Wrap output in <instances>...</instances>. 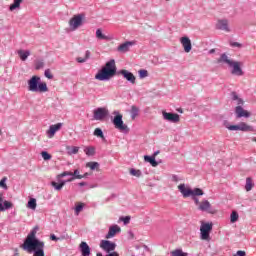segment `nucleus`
Listing matches in <instances>:
<instances>
[{"label": "nucleus", "mask_w": 256, "mask_h": 256, "mask_svg": "<svg viewBox=\"0 0 256 256\" xmlns=\"http://www.w3.org/2000/svg\"><path fill=\"white\" fill-rule=\"evenodd\" d=\"M36 235L37 230H32L20 247L27 253H33L34 251L33 256H45V242L37 239Z\"/></svg>", "instance_id": "f257e3e1"}, {"label": "nucleus", "mask_w": 256, "mask_h": 256, "mask_svg": "<svg viewBox=\"0 0 256 256\" xmlns=\"http://www.w3.org/2000/svg\"><path fill=\"white\" fill-rule=\"evenodd\" d=\"M117 73V66L115 60L108 61L105 66L95 75V79L98 81H107L111 77H115Z\"/></svg>", "instance_id": "f03ea898"}, {"label": "nucleus", "mask_w": 256, "mask_h": 256, "mask_svg": "<svg viewBox=\"0 0 256 256\" xmlns=\"http://www.w3.org/2000/svg\"><path fill=\"white\" fill-rule=\"evenodd\" d=\"M41 81V77L39 76H32L30 80H28V90L32 91V93H47L49 88L47 87L46 82H39Z\"/></svg>", "instance_id": "7ed1b4c3"}, {"label": "nucleus", "mask_w": 256, "mask_h": 256, "mask_svg": "<svg viewBox=\"0 0 256 256\" xmlns=\"http://www.w3.org/2000/svg\"><path fill=\"white\" fill-rule=\"evenodd\" d=\"M114 119L112 121L115 129H118V131H129V126L123 122V114L115 111L114 112Z\"/></svg>", "instance_id": "20e7f679"}, {"label": "nucleus", "mask_w": 256, "mask_h": 256, "mask_svg": "<svg viewBox=\"0 0 256 256\" xmlns=\"http://www.w3.org/2000/svg\"><path fill=\"white\" fill-rule=\"evenodd\" d=\"M109 117V109L107 107H99L93 110V118L95 121H105Z\"/></svg>", "instance_id": "39448f33"}, {"label": "nucleus", "mask_w": 256, "mask_h": 256, "mask_svg": "<svg viewBox=\"0 0 256 256\" xmlns=\"http://www.w3.org/2000/svg\"><path fill=\"white\" fill-rule=\"evenodd\" d=\"M83 25V15L78 14L74 15L70 20H69V27L71 31H77L79 27Z\"/></svg>", "instance_id": "423d86ee"}, {"label": "nucleus", "mask_w": 256, "mask_h": 256, "mask_svg": "<svg viewBox=\"0 0 256 256\" xmlns=\"http://www.w3.org/2000/svg\"><path fill=\"white\" fill-rule=\"evenodd\" d=\"M213 231V224L204 223L200 227L201 239L202 241H209V233Z\"/></svg>", "instance_id": "0eeeda50"}, {"label": "nucleus", "mask_w": 256, "mask_h": 256, "mask_svg": "<svg viewBox=\"0 0 256 256\" xmlns=\"http://www.w3.org/2000/svg\"><path fill=\"white\" fill-rule=\"evenodd\" d=\"M100 247L106 253H112L117 248V244H115V242H111L109 240H102L100 242Z\"/></svg>", "instance_id": "6e6552de"}, {"label": "nucleus", "mask_w": 256, "mask_h": 256, "mask_svg": "<svg viewBox=\"0 0 256 256\" xmlns=\"http://www.w3.org/2000/svg\"><path fill=\"white\" fill-rule=\"evenodd\" d=\"M216 29L219 31H225V33H230L231 28H229V20L227 19H220L216 23Z\"/></svg>", "instance_id": "1a4fd4ad"}, {"label": "nucleus", "mask_w": 256, "mask_h": 256, "mask_svg": "<svg viewBox=\"0 0 256 256\" xmlns=\"http://www.w3.org/2000/svg\"><path fill=\"white\" fill-rule=\"evenodd\" d=\"M162 115L166 121H170L171 123H179V121H181V118L177 113H170V112L163 111Z\"/></svg>", "instance_id": "9d476101"}, {"label": "nucleus", "mask_w": 256, "mask_h": 256, "mask_svg": "<svg viewBox=\"0 0 256 256\" xmlns=\"http://www.w3.org/2000/svg\"><path fill=\"white\" fill-rule=\"evenodd\" d=\"M62 127H63V123H57V124L51 125L49 129L46 131L48 138L53 139L55 137V133H57V131H61Z\"/></svg>", "instance_id": "9b49d317"}, {"label": "nucleus", "mask_w": 256, "mask_h": 256, "mask_svg": "<svg viewBox=\"0 0 256 256\" xmlns=\"http://www.w3.org/2000/svg\"><path fill=\"white\" fill-rule=\"evenodd\" d=\"M196 205H198V209L200 211H206L207 213H213V210H211V203L207 200H203L202 202H199L198 199L195 200Z\"/></svg>", "instance_id": "f8f14e48"}, {"label": "nucleus", "mask_w": 256, "mask_h": 256, "mask_svg": "<svg viewBox=\"0 0 256 256\" xmlns=\"http://www.w3.org/2000/svg\"><path fill=\"white\" fill-rule=\"evenodd\" d=\"M241 62L239 61H233L232 65L230 67H232V75H236L237 77H241L243 76V69H241Z\"/></svg>", "instance_id": "ddd939ff"}, {"label": "nucleus", "mask_w": 256, "mask_h": 256, "mask_svg": "<svg viewBox=\"0 0 256 256\" xmlns=\"http://www.w3.org/2000/svg\"><path fill=\"white\" fill-rule=\"evenodd\" d=\"M180 43L184 48L185 53H191V49H193V46L191 45V39H189V37H182L180 39Z\"/></svg>", "instance_id": "4468645a"}, {"label": "nucleus", "mask_w": 256, "mask_h": 256, "mask_svg": "<svg viewBox=\"0 0 256 256\" xmlns=\"http://www.w3.org/2000/svg\"><path fill=\"white\" fill-rule=\"evenodd\" d=\"M178 189L184 198L191 197V195H193V190L185 184L178 185Z\"/></svg>", "instance_id": "2eb2a0df"}, {"label": "nucleus", "mask_w": 256, "mask_h": 256, "mask_svg": "<svg viewBox=\"0 0 256 256\" xmlns=\"http://www.w3.org/2000/svg\"><path fill=\"white\" fill-rule=\"evenodd\" d=\"M119 75H123L124 79L128 80L129 83H132V85H135V75L133 73L129 72V70H120Z\"/></svg>", "instance_id": "dca6fc26"}, {"label": "nucleus", "mask_w": 256, "mask_h": 256, "mask_svg": "<svg viewBox=\"0 0 256 256\" xmlns=\"http://www.w3.org/2000/svg\"><path fill=\"white\" fill-rule=\"evenodd\" d=\"M80 253L82 256H90L91 255V247L87 242H81L79 245Z\"/></svg>", "instance_id": "f3484780"}, {"label": "nucleus", "mask_w": 256, "mask_h": 256, "mask_svg": "<svg viewBox=\"0 0 256 256\" xmlns=\"http://www.w3.org/2000/svg\"><path fill=\"white\" fill-rule=\"evenodd\" d=\"M117 233H121V227L118 225L110 226L106 239H113Z\"/></svg>", "instance_id": "a211bd4d"}, {"label": "nucleus", "mask_w": 256, "mask_h": 256, "mask_svg": "<svg viewBox=\"0 0 256 256\" xmlns=\"http://www.w3.org/2000/svg\"><path fill=\"white\" fill-rule=\"evenodd\" d=\"M235 113L236 116L238 117V119H241V117H251V113L245 109H243V107L241 106H237L235 108Z\"/></svg>", "instance_id": "6ab92c4d"}, {"label": "nucleus", "mask_w": 256, "mask_h": 256, "mask_svg": "<svg viewBox=\"0 0 256 256\" xmlns=\"http://www.w3.org/2000/svg\"><path fill=\"white\" fill-rule=\"evenodd\" d=\"M133 45H135L134 42H131V41L124 42L123 44L118 46L117 51H119V53H127V51H129V48L133 47Z\"/></svg>", "instance_id": "aec40b11"}, {"label": "nucleus", "mask_w": 256, "mask_h": 256, "mask_svg": "<svg viewBox=\"0 0 256 256\" xmlns=\"http://www.w3.org/2000/svg\"><path fill=\"white\" fill-rule=\"evenodd\" d=\"M217 63H226V65H229V67L232 65L233 60L229 59V56L227 54H221L220 58L217 59Z\"/></svg>", "instance_id": "412c9836"}, {"label": "nucleus", "mask_w": 256, "mask_h": 256, "mask_svg": "<svg viewBox=\"0 0 256 256\" xmlns=\"http://www.w3.org/2000/svg\"><path fill=\"white\" fill-rule=\"evenodd\" d=\"M17 53L21 61H27V58L31 55V51L23 49L18 50Z\"/></svg>", "instance_id": "4be33fe9"}, {"label": "nucleus", "mask_w": 256, "mask_h": 256, "mask_svg": "<svg viewBox=\"0 0 256 256\" xmlns=\"http://www.w3.org/2000/svg\"><path fill=\"white\" fill-rule=\"evenodd\" d=\"M239 125V131H244V132H251L253 131V126L245 123V122H241L238 124Z\"/></svg>", "instance_id": "5701e85b"}, {"label": "nucleus", "mask_w": 256, "mask_h": 256, "mask_svg": "<svg viewBox=\"0 0 256 256\" xmlns=\"http://www.w3.org/2000/svg\"><path fill=\"white\" fill-rule=\"evenodd\" d=\"M75 179H83V175L79 172V169L74 170L72 172V178L67 180V183H71V181H75Z\"/></svg>", "instance_id": "b1692460"}, {"label": "nucleus", "mask_w": 256, "mask_h": 256, "mask_svg": "<svg viewBox=\"0 0 256 256\" xmlns=\"http://www.w3.org/2000/svg\"><path fill=\"white\" fill-rule=\"evenodd\" d=\"M96 38L102 41H109V36L103 34V30L97 29L96 30Z\"/></svg>", "instance_id": "393cba45"}, {"label": "nucleus", "mask_w": 256, "mask_h": 256, "mask_svg": "<svg viewBox=\"0 0 256 256\" xmlns=\"http://www.w3.org/2000/svg\"><path fill=\"white\" fill-rule=\"evenodd\" d=\"M231 97L233 101H236V105H238V107H241V105L245 103L243 99L239 98V95H237L236 92H232Z\"/></svg>", "instance_id": "a878e982"}, {"label": "nucleus", "mask_w": 256, "mask_h": 256, "mask_svg": "<svg viewBox=\"0 0 256 256\" xmlns=\"http://www.w3.org/2000/svg\"><path fill=\"white\" fill-rule=\"evenodd\" d=\"M68 155H77L79 153V147L77 146H66Z\"/></svg>", "instance_id": "bb28decb"}, {"label": "nucleus", "mask_w": 256, "mask_h": 256, "mask_svg": "<svg viewBox=\"0 0 256 256\" xmlns=\"http://www.w3.org/2000/svg\"><path fill=\"white\" fill-rule=\"evenodd\" d=\"M144 161L150 163L152 167H157V165H159V163H157V161L155 160V156H144Z\"/></svg>", "instance_id": "cd10ccee"}, {"label": "nucleus", "mask_w": 256, "mask_h": 256, "mask_svg": "<svg viewBox=\"0 0 256 256\" xmlns=\"http://www.w3.org/2000/svg\"><path fill=\"white\" fill-rule=\"evenodd\" d=\"M65 183H67V181H62L60 183L53 181V182H51V185H52V187H54V189L56 191H61V189H63V187H65Z\"/></svg>", "instance_id": "c85d7f7f"}, {"label": "nucleus", "mask_w": 256, "mask_h": 256, "mask_svg": "<svg viewBox=\"0 0 256 256\" xmlns=\"http://www.w3.org/2000/svg\"><path fill=\"white\" fill-rule=\"evenodd\" d=\"M22 3L23 0H14V2L10 5L9 10L15 11V9H19Z\"/></svg>", "instance_id": "c756f323"}, {"label": "nucleus", "mask_w": 256, "mask_h": 256, "mask_svg": "<svg viewBox=\"0 0 256 256\" xmlns=\"http://www.w3.org/2000/svg\"><path fill=\"white\" fill-rule=\"evenodd\" d=\"M84 153L88 156V157H93V155H95V147L93 146H88L84 149Z\"/></svg>", "instance_id": "7c9ffc66"}, {"label": "nucleus", "mask_w": 256, "mask_h": 256, "mask_svg": "<svg viewBox=\"0 0 256 256\" xmlns=\"http://www.w3.org/2000/svg\"><path fill=\"white\" fill-rule=\"evenodd\" d=\"M131 119H136L139 115V108L135 105L131 106Z\"/></svg>", "instance_id": "2f4dec72"}, {"label": "nucleus", "mask_w": 256, "mask_h": 256, "mask_svg": "<svg viewBox=\"0 0 256 256\" xmlns=\"http://www.w3.org/2000/svg\"><path fill=\"white\" fill-rule=\"evenodd\" d=\"M253 187H255V184L253 183V179L246 178V185H245L246 191H251V189H253Z\"/></svg>", "instance_id": "473e14b6"}, {"label": "nucleus", "mask_w": 256, "mask_h": 256, "mask_svg": "<svg viewBox=\"0 0 256 256\" xmlns=\"http://www.w3.org/2000/svg\"><path fill=\"white\" fill-rule=\"evenodd\" d=\"M86 167H88L89 169H91V171H95V169L97 171H99V163L98 162H88L86 164Z\"/></svg>", "instance_id": "72a5a7b5"}, {"label": "nucleus", "mask_w": 256, "mask_h": 256, "mask_svg": "<svg viewBox=\"0 0 256 256\" xmlns=\"http://www.w3.org/2000/svg\"><path fill=\"white\" fill-rule=\"evenodd\" d=\"M93 134L95 137H99L100 139H103V141H105V135L103 134V130H101V128H96Z\"/></svg>", "instance_id": "f704fd0d"}, {"label": "nucleus", "mask_w": 256, "mask_h": 256, "mask_svg": "<svg viewBox=\"0 0 256 256\" xmlns=\"http://www.w3.org/2000/svg\"><path fill=\"white\" fill-rule=\"evenodd\" d=\"M28 209H32L33 211L37 209V200L35 198H32L28 201Z\"/></svg>", "instance_id": "c9c22d12"}, {"label": "nucleus", "mask_w": 256, "mask_h": 256, "mask_svg": "<svg viewBox=\"0 0 256 256\" xmlns=\"http://www.w3.org/2000/svg\"><path fill=\"white\" fill-rule=\"evenodd\" d=\"M83 207H85V204L83 202L76 203L75 214L79 215V213L83 211Z\"/></svg>", "instance_id": "e433bc0d"}, {"label": "nucleus", "mask_w": 256, "mask_h": 256, "mask_svg": "<svg viewBox=\"0 0 256 256\" xmlns=\"http://www.w3.org/2000/svg\"><path fill=\"white\" fill-rule=\"evenodd\" d=\"M171 255L172 256H188V254L183 252V250H181V249H176V250L172 251Z\"/></svg>", "instance_id": "4c0bfd02"}, {"label": "nucleus", "mask_w": 256, "mask_h": 256, "mask_svg": "<svg viewBox=\"0 0 256 256\" xmlns=\"http://www.w3.org/2000/svg\"><path fill=\"white\" fill-rule=\"evenodd\" d=\"M203 195V190H201V188H195L194 190H192V194L190 197H199Z\"/></svg>", "instance_id": "58836bf2"}, {"label": "nucleus", "mask_w": 256, "mask_h": 256, "mask_svg": "<svg viewBox=\"0 0 256 256\" xmlns=\"http://www.w3.org/2000/svg\"><path fill=\"white\" fill-rule=\"evenodd\" d=\"M239 220V214L236 211H233L230 215L231 223H236Z\"/></svg>", "instance_id": "ea45409f"}, {"label": "nucleus", "mask_w": 256, "mask_h": 256, "mask_svg": "<svg viewBox=\"0 0 256 256\" xmlns=\"http://www.w3.org/2000/svg\"><path fill=\"white\" fill-rule=\"evenodd\" d=\"M43 67H45V62H43L42 60H37L35 62V69L37 71H39V69H43Z\"/></svg>", "instance_id": "a19ab883"}, {"label": "nucleus", "mask_w": 256, "mask_h": 256, "mask_svg": "<svg viewBox=\"0 0 256 256\" xmlns=\"http://www.w3.org/2000/svg\"><path fill=\"white\" fill-rule=\"evenodd\" d=\"M140 79H145V77H149V72L145 69H141L138 71Z\"/></svg>", "instance_id": "79ce46f5"}, {"label": "nucleus", "mask_w": 256, "mask_h": 256, "mask_svg": "<svg viewBox=\"0 0 256 256\" xmlns=\"http://www.w3.org/2000/svg\"><path fill=\"white\" fill-rule=\"evenodd\" d=\"M0 187H2V189H5V190L8 189V187H7V177H3L0 180Z\"/></svg>", "instance_id": "37998d69"}, {"label": "nucleus", "mask_w": 256, "mask_h": 256, "mask_svg": "<svg viewBox=\"0 0 256 256\" xmlns=\"http://www.w3.org/2000/svg\"><path fill=\"white\" fill-rule=\"evenodd\" d=\"M63 177H73V172L64 171L58 175V178H60V179Z\"/></svg>", "instance_id": "c03bdc74"}, {"label": "nucleus", "mask_w": 256, "mask_h": 256, "mask_svg": "<svg viewBox=\"0 0 256 256\" xmlns=\"http://www.w3.org/2000/svg\"><path fill=\"white\" fill-rule=\"evenodd\" d=\"M42 158L44 159V161H49L51 159V154H49L46 151L41 152Z\"/></svg>", "instance_id": "a18cd8bd"}, {"label": "nucleus", "mask_w": 256, "mask_h": 256, "mask_svg": "<svg viewBox=\"0 0 256 256\" xmlns=\"http://www.w3.org/2000/svg\"><path fill=\"white\" fill-rule=\"evenodd\" d=\"M44 75L47 79H53V72H51V69H46Z\"/></svg>", "instance_id": "49530a36"}, {"label": "nucleus", "mask_w": 256, "mask_h": 256, "mask_svg": "<svg viewBox=\"0 0 256 256\" xmlns=\"http://www.w3.org/2000/svg\"><path fill=\"white\" fill-rule=\"evenodd\" d=\"M120 221H123L124 225H129L131 222V216L121 217Z\"/></svg>", "instance_id": "de8ad7c7"}, {"label": "nucleus", "mask_w": 256, "mask_h": 256, "mask_svg": "<svg viewBox=\"0 0 256 256\" xmlns=\"http://www.w3.org/2000/svg\"><path fill=\"white\" fill-rule=\"evenodd\" d=\"M229 131H239V124L237 125H230V126H226Z\"/></svg>", "instance_id": "09e8293b"}, {"label": "nucleus", "mask_w": 256, "mask_h": 256, "mask_svg": "<svg viewBox=\"0 0 256 256\" xmlns=\"http://www.w3.org/2000/svg\"><path fill=\"white\" fill-rule=\"evenodd\" d=\"M11 207H13V203L9 202V201H4V210L5 209H11Z\"/></svg>", "instance_id": "8fccbe9b"}, {"label": "nucleus", "mask_w": 256, "mask_h": 256, "mask_svg": "<svg viewBox=\"0 0 256 256\" xmlns=\"http://www.w3.org/2000/svg\"><path fill=\"white\" fill-rule=\"evenodd\" d=\"M130 174L133 175L134 177H137V175H139V170L131 169Z\"/></svg>", "instance_id": "3c124183"}, {"label": "nucleus", "mask_w": 256, "mask_h": 256, "mask_svg": "<svg viewBox=\"0 0 256 256\" xmlns=\"http://www.w3.org/2000/svg\"><path fill=\"white\" fill-rule=\"evenodd\" d=\"M234 256H245V251L238 250L237 253Z\"/></svg>", "instance_id": "603ef678"}, {"label": "nucleus", "mask_w": 256, "mask_h": 256, "mask_svg": "<svg viewBox=\"0 0 256 256\" xmlns=\"http://www.w3.org/2000/svg\"><path fill=\"white\" fill-rule=\"evenodd\" d=\"M76 61H77L78 63H85V61H87V58L78 57V58L76 59Z\"/></svg>", "instance_id": "864d4df0"}, {"label": "nucleus", "mask_w": 256, "mask_h": 256, "mask_svg": "<svg viewBox=\"0 0 256 256\" xmlns=\"http://www.w3.org/2000/svg\"><path fill=\"white\" fill-rule=\"evenodd\" d=\"M106 256H119V253L116 251L109 252Z\"/></svg>", "instance_id": "5fc2aeb1"}, {"label": "nucleus", "mask_w": 256, "mask_h": 256, "mask_svg": "<svg viewBox=\"0 0 256 256\" xmlns=\"http://www.w3.org/2000/svg\"><path fill=\"white\" fill-rule=\"evenodd\" d=\"M50 239H51V241H59V238L57 236H55V234H52L50 236Z\"/></svg>", "instance_id": "6e6d98bb"}, {"label": "nucleus", "mask_w": 256, "mask_h": 256, "mask_svg": "<svg viewBox=\"0 0 256 256\" xmlns=\"http://www.w3.org/2000/svg\"><path fill=\"white\" fill-rule=\"evenodd\" d=\"M89 57H91V52L89 50H87L84 59H86V61H87V59H89Z\"/></svg>", "instance_id": "4d7b16f0"}, {"label": "nucleus", "mask_w": 256, "mask_h": 256, "mask_svg": "<svg viewBox=\"0 0 256 256\" xmlns=\"http://www.w3.org/2000/svg\"><path fill=\"white\" fill-rule=\"evenodd\" d=\"M232 47H241V44L239 42L231 43Z\"/></svg>", "instance_id": "13d9d810"}, {"label": "nucleus", "mask_w": 256, "mask_h": 256, "mask_svg": "<svg viewBox=\"0 0 256 256\" xmlns=\"http://www.w3.org/2000/svg\"><path fill=\"white\" fill-rule=\"evenodd\" d=\"M78 185H79V187H85V185H87V184H86V182H80Z\"/></svg>", "instance_id": "bf43d9fd"}, {"label": "nucleus", "mask_w": 256, "mask_h": 256, "mask_svg": "<svg viewBox=\"0 0 256 256\" xmlns=\"http://www.w3.org/2000/svg\"><path fill=\"white\" fill-rule=\"evenodd\" d=\"M86 177H89V173L87 172L82 175V179H86Z\"/></svg>", "instance_id": "052dcab7"}, {"label": "nucleus", "mask_w": 256, "mask_h": 256, "mask_svg": "<svg viewBox=\"0 0 256 256\" xmlns=\"http://www.w3.org/2000/svg\"><path fill=\"white\" fill-rule=\"evenodd\" d=\"M0 211H5V207H3V204L0 203Z\"/></svg>", "instance_id": "680f3d73"}, {"label": "nucleus", "mask_w": 256, "mask_h": 256, "mask_svg": "<svg viewBox=\"0 0 256 256\" xmlns=\"http://www.w3.org/2000/svg\"><path fill=\"white\" fill-rule=\"evenodd\" d=\"M159 155V151H156V152H154V154H153V156L152 157H157Z\"/></svg>", "instance_id": "e2e57ef3"}, {"label": "nucleus", "mask_w": 256, "mask_h": 256, "mask_svg": "<svg viewBox=\"0 0 256 256\" xmlns=\"http://www.w3.org/2000/svg\"><path fill=\"white\" fill-rule=\"evenodd\" d=\"M209 53H210V55H213V53H215V49H211V50L209 51Z\"/></svg>", "instance_id": "0e129e2a"}, {"label": "nucleus", "mask_w": 256, "mask_h": 256, "mask_svg": "<svg viewBox=\"0 0 256 256\" xmlns=\"http://www.w3.org/2000/svg\"><path fill=\"white\" fill-rule=\"evenodd\" d=\"M0 203H3V194H0Z\"/></svg>", "instance_id": "69168bd1"}, {"label": "nucleus", "mask_w": 256, "mask_h": 256, "mask_svg": "<svg viewBox=\"0 0 256 256\" xmlns=\"http://www.w3.org/2000/svg\"><path fill=\"white\" fill-rule=\"evenodd\" d=\"M173 181H177V176H173Z\"/></svg>", "instance_id": "338daca9"}, {"label": "nucleus", "mask_w": 256, "mask_h": 256, "mask_svg": "<svg viewBox=\"0 0 256 256\" xmlns=\"http://www.w3.org/2000/svg\"><path fill=\"white\" fill-rule=\"evenodd\" d=\"M253 141H255V142H256V138H254V139H253Z\"/></svg>", "instance_id": "774afa93"}]
</instances>
